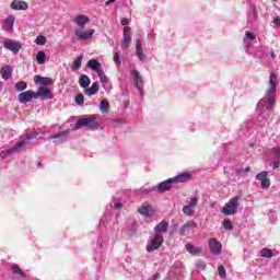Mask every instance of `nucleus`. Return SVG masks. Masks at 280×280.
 <instances>
[{"mask_svg":"<svg viewBox=\"0 0 280 280\" xmlns=\"http://www.w3.org/2000/svg\"><path fill=\"white\" fill-rule=\"evenodd\" d=\"M189 178H191V175L189 173H182L179 175H176L175 177L161 182L160 184H158V186L153 187H155V191H160L161 194H163L165 191H170L174 183H187Z\"/></svg>","mask_w":280,"mask_h":280,"instance_id":"f257e3e1","label":"nucleus"},{"mask_svg":"<svg viewBox=\"0 0 280 280\" xmlns=\"http://www.w3.org/2000/svg\"><path fill=\"white\" fill-rule=\"evenodd\" d=\"M74 128L75 130H80L82 128H88L89 130H97V128H100V122H97V117L95 115H90L77 120Z\"/></svg>","mask_w":280,"mask_h":280,"instance_id":"f03ea898","label":"nucleus"},{"mask_svg":"<svg viewBox=\"0 0 280 280\" xmlns=\"http://www.w3.org/2000/svg\"><path fill=\"white\" fill-rule=\"evenodd\" d=\"M34 137L31 135H26L25 138L20 140L13 148L7 149L0 153L1 159H8V156H12L14 152H19L23 145H26V143H30Z\"/></svg>","mask_w":280,"mask_h":280,"instance_id":"7ed1b4c3","label":"nucleus"},{"mask_svg":"<svg viewBox=\"0 0 280 280\" xmlns=\"http://www.w3.org/2000/svg\"><path fill=\"white\" fill-rule=\"evenodd\" d=\"M237 207H240V197H233L221 209L223 215H235L237 213Z\"/></svg>","mask_w":280,"mask_h":280,"instance_id":"20e7f679","label":"nucleus"},{"mask_svg":"<svg viewBox=\"0 0 280 280\" xmlns=\"http://www.w3.org/2000/svg\"><path fill=\"white\" fill-rule=\"evenodd\" d=\"M130 43H132V28L126 26L122 32V39L120 42L121 49H129Z\"/></svg>","mask_w":280,"mask_h":280,"instance_id":"39448f33","label":"nucleus"},{"mask_svg":"<svg viewBox=\"0 0 280 280\" xmlns=\"http://www.w3.org/2000/svg\"><path fill=\"white\" fill-rule=\"evenodd\" d=\"M94 34L95 30L93 28H90L88 31H84L83 28H77L74 31V36H77L78 40H91Z\"/></svg>","mask_w":280,"mask_h":280,"instance_id":"423d86ee","label":"nucleus"},{"mask_svg":"<svg viewBox=\"0 0 280 280\" xmlns=\"http://www.w3.org/2000/svg\"><path fill=\"white\" fill-rule=\"evenodd\" d=\"M277 84H279L277 74L275 72H271L269 77V88L266 91V95H276Z\"/></svg>","mask_w":280,"mask_h":280,"instance_id":"0eeeda50","label":"nucleus"},{"mask_svg":"<svg viewBox=\"0 0 280 280\" xmlns=\"http://www.w3.org/2000/svg\"><path fill=\"white\" fill-rule=\"evenodd\" d=\"M162 244H163V236H161V234L154 235L151 241V245L147 247L148 253H154V250H159Z\"/></svg>","mask_w":280,"mask_h":280,"instance_id":"6e6552de","label":"nucleus"},{"mask_svg":"<svg viewBox=\"0 0 280 280\" xmlns=\"http://www.w3.org/2000/svg\"><path fill=\"white\" fill-rule=\"evenodd\" d=\"M258 106L265 108V110H271L275 106V95H267V97L261 98L258 102Z\"/></svg>","mask_w":280,"mask_h":280,"instance_id":"1a4fd4ad","label":"nucleus"},{"mask_svg":"<svg viewBox=\"0 0 280 280\" xmlns=\"http://www.w3.org/2000/svg\"><path fill=\"white\" fill-rule=\"evenodd\" d=\"M3 47L9 49V51H13V54H19V51H21V43L12 39H4Z\"/></svg>","mask_w":280,"mask_h":280,"instance_id":"9d476101","label":"nucleus"},{"mask_svg":"<svg viewBox=\"0 0 280 280\" xmlns=\"http://www.w3.org/2000/svg\"><path fill=\"white\" fill-rule=\"evenodd\" d=\"M131 75L135 81V86L140 93H143V77H141V73L138 70H132Z\"/></svg>","mask_w":280,"mask_h":280,"instance_id":"9b49d317","label":"nucleus"},{"mask_svg":"<svg viewBox=\"0 0 280 280\" xmlns=\"http://www.w3.org/2000/svg\"><path fill=\"white\" fill-rule=\"evenodd\" d=\"M34 98H36V92L34 91L22 92L18 95L20 104H27V102H32Z\"/></svg>","mask_w":280,"mask_h":280,"instance_id":"f8f14e48","label":"nucleus"},{"mask_svg":"<svg viewBox=\"0 0 280 280\" xmlns=\"http://www.w3.org/2000/svg\"><path fill=\"white\" fill-rule=\"evenodd\" d=\"M209 248L212 255H220L222 253V244L215 238L209 240Z\"/></svg>","mask_w":280,"mask_h":280,"instance_id":"ddd939ff","label":"nucleus"},{"mask_svg":"<svg viewBox=\"0 0 280 280\" xmlns=\"http://www.w3.org/2000/svg\"><path fill=\"white\" fill-rule=\"evenodd\" d=\"M49 139H54V143H66V141H69V136L67 132L62 131V132L49 136Z\"/></svg>","mask_w":280,"mask_h":280,"instance_id":"4468645a","label":"nucleus"},{"mask_svg":"<svg viewBox=\"0 0 280 280\" xmlns=\"http://www.w3.org/2000/svg\"><path fill=\"white\" fill-rule=\"evenodd\" d=\"M38 97H46V100H51V90L46 86H40L35 93V100H38Z\"/></svg>","mask_w":280,"mask_h":280,"instance_id":"2eb2a0df","label":"nucleus"},{"mask_svg":"<svg viewBox=\"0 0 280 280\" xmlns=\"http://www.w3.org/2000/svg\"><path fill=\"white\" fill-rule=\"evenodd\" d=\"M194 229H198V224L194 221H188L179 229V231L182 235H187V233H191Z\"/></svg>","mask_w":280,"mask_h":280,"instance_id":"dca6fc26","label":"nucleus"},{"mask_svg":"<svg viewBox=\"0 0 280 280\" xmlns=\"http://www.w3.org/2000/svg\"><path fill=\"white\" fill-rule=\"evenodd\" d=\"M34 82L36 84H42V86H48L50 84H54V80H51V78L49 77H42V75H35L34 78Z\"/></svg>","mask_w":280,"mask_h":280,"instance_id":"f3484780","label":"nucleus"},{"mask_svg":"<svg viewBox=\"0 0 280 280\" xmlns=\"http://www.w3.org/2000/svg\"><path fill=\"white\" fill-rule=\"evenodd\" d=\"M138 213L144 215L145 218H150V215H152V206L148 202H143L138 209Z\"/></svg>","mask_w":280,"mask_h":280,"instance_id":"a211bd4d","label":"nucleus"},{"mask_svg":"<svg viewBox=\"0 0 280 280\" xmlns=\"http://www.w3.org/2000/svg\"><path fill=\"white\" fill-rule=\"evenodd\" d=\"M136 56L141 62H145L147 56L143 54V48L140 39L136 40Z\"/></svg>","mask_w":280,"mask_h":280,"instance_id":"6ab92c4d","label":"nucleus"},{"mask_svg":"<svg viewBox=\"0 0 280 280\" xmlns=\"http://www.w3.org/2000/svg\"><path fill=\"white\" fill-rule=\"evenodd\" d=\"M28 5L27 2L23 1V0H13L11 2V10H27Z\"/></svg>","mask_w":280,"mask_h":280,"instance_id":"aec40b11","label":"nucleus"},{"mask_svg":"<svg viewBox=\"0 0 280 280\" xmlns=\"http://www.w3.org/2000/svg\"><path fill=\"white\" fill-rule=\"evenodd\" d=\"M13 71L14 70L11 68V66H5L0 69V75H2L3 80H10Z\"/></svg>","mask_w":280,"mask_h":280,"instance_id":"412c9836","label":"nucleus"},{"mask_svg":"<svg viewBox=\"0 0 280 280\" xmlns=\"http://www.w3.org/2000/svg\"><path fill=\"white\" fill-rule=\"evenodd\" d=\"M84 93L88 96L97 95L100 93V83L94 82L91 88H85Z\"/></svg>","mask_w":280,"mask_h":280,"instance_id":"4be33fe9","label":"nucleus"},{"mask_svg":"<svg viewBox=\"0 0 280 280\" xmlns=\"http://www.w3.org/2000/svg\"><path fill=\"white\" fill-rule=\"evenodd\" d=\"M88 67H89V69H92V71H95V73L102 71V63H100V61H97V59H91L88 62Z\"/></svg>","mask_w":280,"mask_h":280,"instance_id":"5701e85b","label":"nucleus"},{"mask_svg":"<svg viewBox=\"0 0 280 280\" xmlns=\"http://www.w3.org/2000/svg\"><path fill=\"white\" fill-rule=\"evenodd\" d=\"M89 18L86 15H82L79 14L74 18V23L79 26V27H84L86 25V23H89Z\"/></svg>","mask_w":280,"mask_h":280,"instance_id":"b1692460","label":"nucleus"},{"mask_svg":"<svg viewBox=\"0 0 280 280\" xmlns=\"http://www.w3.org/2000/svg\"><path fill=\"white\" fill-rule=\"evenodd\" d=\"M168 226H170V223H167L166 221H162L154 226V231L155 233H167Z\"/></svg>","mask_w":280,"mask_h":280,"instance_id":"393cba45","label":"nucleus"},{"mask_svg":"<svg viewBox=\"0 0 280 280\" xmlns=\"http://www.w3.org/2000/svg\"><path fill=\"white\" fill-rule=\"evenodd\" d=\"M79 84L81 89H89L91 84V79L86 74H82L79 79Z\"/></svg>","mask_w":280,"mask_h":280,"instance_id":"a878e982","label":"nucleus"},{"mask_svg":"<svg viewBox=\"0 0 280 280\" xmlns=\"http://www.w3.org/2000/svg\"><path fill=\"white\" fill-rule=\"evenodd\" d=\"M152 191H156V187H150V188H139L135 190L136 196H144L147 194H152Z\"/></svg>","mask_w":280,"mask_h":280,"instance_id":"bb28decb","label":"nucleus"},{"mask_svg":"<svg viewBox=\"0 0 280 280\" xmlns=\"http://www.w3.org/2000/svg\"><path fill=\"white\" fill-rule=\"evenodd\" d=\"M36 61L38 65H45V62H47V55L45 54V51L39 50L36 55Z\"/></svg>","mask_w":280,"mask_h":280,"instance_id":"cd10ccee","label":"nucleus"},{"mask_svg":"<svg viewBox=\"0 0 280 280\" xmlns=\"http://www.w3.org/2000/svg\"><path fill=\"white\" fill-rule=\"evenodd\" d=\"M11 269L14 275H19V277H25V272L23 269H21V267H19V265H12Z\"/></svg>","mask_w":280,"mask_h":280,"instance_id":"c85d7f7f","label":"nucleus"},{"mask_svg":"<svg viewBox=\"0 0 280 280\" xmlns=\"http://www.w3.org/2000/svg\"><path fill=\"white\" fill-rule=\"evenodd\" d=\"M5 25H8L9 30H13L14 28V15H9L5 20H4Z\"/></svg>","mask_w":280,"mask_h":280,"instance_id":"c756f323","label":"nucleus"},{"mask_svg":"<svg viewBox=\"0 0 280 280\" xmlns=\"http://www.w3.org/2000/svg\"><path fill=\"white\" fill-rule=\"evenodd\" d=\"M186 250H188L190 255H198V253H200V248L189 244L186 245Z\"/></svg>","mask_w":280,"mask_h":280,"instance_id":"7c9ffc66","label":"nucleus"},{"mask_svg":"<svg viewBox=\"0 0 280 280\" xmlns=\"http://www.w3.org/2000/svg\"><path fill=\"white\" fill-rule=\"evenodd\" d=\"M25 89H27V83L26 82L20 81L18 83H15V90L18 92L25 91Z\"/></svg>","mask_w":280,"mask_h":280,"instance_id":"2f4dec72","label":"nucleus"},{"mask_svg":"<svg viewBox=\"0 0 280 280\" xmlns=\"http://www.w3.org/2000/svg\"><path fill=\"white\" fill-rule=\"evenodd\" d=\"M82 60H84V57H83V56H79V57L74 60L72 68H73V69H80V68L82 67Z\"/></svg>","mask_w":280,"mask_h":280,"instance_id":"473e14b6","label":"nucleus"},{"mask_svg":"<svg viewBox=\"0 0 280 280\" xmlns=\"http://www.w3.org/2000/svg\"><path fill=\"white\" fill-rule=\"evenodd\" d=\"M183 213H185V215L191 217V215H194V208L189 205L184 206L183 207Z\"/></svg>","mask_w":280,"mask_h":280,"instance_id":"72a5a7b5","label":"nucleus"},{"mask_svg":"<svg viewBox=\"0 0 280 280\" xmlns=\"http://www.w3.org/2000/svg\"><path fill=\"white\" fill-rule=\"evenodd\" d=\"M96 73L103 84H108V77H106V73H104L102 70Z\"/></svg>","mask_w":280,"mask_h":280,"instance_id":"f704fd0d","label":"nucleus"},{"mask_svg":"<svg viewBox=\"0 0 280 280\" xmlns=\"http://www.w3.org/2000/svg\"><path fill=\"white\" fill-rule=\"evenodd\" d=\"M260 256L267 257L268 259H270V257H273V254H272V250H270L268 248H264L260 250Z\"/></svg>","mask_w":280,"mask_h":280,"instance_id":"c9c22d12","label":"nucleus"},{"mask_svg":"<svg viewBox=\"0 0 280 280\" xmlns=\"http://www.w3.org/2000/svg\"><path fill=\"white\" fill-rule=\"evenodd\" d=\"M77 106H84V95L78 94L74 98Z\"/></svg>","mask_w":280,"mask_h":280,"instance_id":"e433bc0d","label":"nucleus"},{"mask_svg":"<svg viewBox=\"0 0 280 280\" xmlns=\"http://www.w3.org/2000/svg\"><path fill=\"white\" fill-rule=\"evenodd\" d=\"M36 45H45L47 43V37L38 35L35 39Z\"/></svg>","mask_w":280,"mask_h":280,"instance_id":"4c0bfd02","label":"nucleus"},{"mask_svg":"<svg viewBox=\"0 0 280 280\" xmlns=\"http://www.w3.org/2000/svg\"><path fill=\"white\" fill-rule=\"evenodd\" d=\"M257 180H266L268 178V172L262 171L256 175Z\"/></svg>","mask_w":280,"mask_h":280,"instance_id":"58836bf2","label":"nucleus"},{"mask_svg":"<svg viewBox=\"0 0 280 280\" xmlns=\"http://www.w3.org/2000/svg\"><path fill=\"white\" fill-rule=\"evenodd\" d=\"M223 229L225 231H233V223L229 220L223 221Z\"/></svg>","mask_w":280,"mask_h":280,"instance_id":"ea45409f","label":"nucleus"},{"mask_svg":"<svg viewBox=\"0 0 280 280\" xmlns=\"http://www.w3.org/2000/svg\"><path fill=\"white\" fill-rule=\"evenodd\" d=\"M114 62L117 66L121 65V56H119V52L117 51H114Z\"/></svg>","mask_w":280,"mask_h":280,"instance_id":"a19ab883","label":"nucleus"},{"mask_svg":"<svg viewBox=\"0 0 280 280\" xmlns=\"http://www.w3.org/2000/svg\"><path fill=\"white\" fill-rule=\"evenodd\" d=\"M100 108L104 110V113H108V103L105 100L101 101Z\"/></svg>","mask_w":280,"mask_h":280,"instance_id":"79ce46f5","label":"nucleus"},{"mask_svg":"<svg viewBox=\"0 0 280 280\" xmlns=\"http://www.w3.org/2000/svg\"><path fill=\"white\" fill-rule=\"evenodd\" d=\"M218 272L221 279H224V277H226V269L224 268V266H219Z\"/></svg>","mask_w":280,"mask_h":280,"instance_id":"37998d69","label":"nucleus"},{"mask_svg":"<svg viewBox=\"0 0 280 280\" xmlns=\"http://www.w3.org/2000/svg\"><path fill=\"white\" fill-rule=\"evenodd\" d=\"M271 154H273V156H276V159H280V147L272 148Z\"/></svg>","mask_w":280,"mask_h":280,"instance_id":"c03bdc74","label":"nucleus"},{"mask_svg":"<svg viewBox=\"0 0 280 280\" xmlns=\"http://www.w3.org/2000/svg\"><path fill=\"white\" fill-rule=\"evenodd\" d=\"M260 183H261V188L262 189H268V187H270V179L269 178L262 179Z\"/></svg>","mask_w":280,"mask_h":280,"instance_id":"a18cd8bd","label":"nucleus"},{"mask_svg":"<svg viewBox=\"0 0 280 280\" xmlns=\"http://www.w3.org/2000/svg\"><path fill=\"white\" fill-rule=\"evenodd\" d=\"M244 43V47L246 49V51H248V49H250L253 43L250 40H247L246 38L243 39Z\"/></svg>","mask_w":280,"mask_h":280,"instance_id":"49530a36","label":"nucleus"},{"mask_svg":"<svg viewBox=\"0 0 280 280\" xmlns=\"http://www.w3.org/2000/svg\"><path fill=\"white\" fill-rule=\"evenodd\" d=\"M189 207H197L198 206V198L194 197L190 199V202L188 203Z\"/></svg>","mask_w":280,"mask_h":280,"instance_id":"de8ad7c7","label":"nucleus"},{"mask_svg":"<svg viewBox=\"0 0 280 280\" xmlns=\"http://www.w3.org/2000/svg\"><path fill=\"white\" fill-rule=\"evenodd\" d=\"M245 36H246V38H248V40H250V42H253V40H255V33H252V32H246L245 33Z\"/></svg>","mask_w":280,"mask_h":280,"instance_id":"09e8293b","label":"nucleus"},{"mask_svg":"<svg viewBox=\"0 0 280 280\" xmlns=\"http://www.w3.org/2000/svg\"><path fill=\"white\" fill-rule=\"evenodd\" d=\"M247 172H250V167H246V168H238L236 170V174H247Z\"/></svg>","mask_w":280,"mask_h":280,"instance_id":"8fccbe9b","label":"nucleus"},{"mask_svg":"<svg viewBox=\"0 0 280 280\" xmlns=\"http://www.w3.org/2000/svg\"><path fill=\"white\" fill-rule=\"evenodd\" d=\"M197 268L199 270H205L207 268V265L205 262H202V261H198L197 262Z\"/></svg>","mask_w":280,"mask_h":280,"instance_id":"3c124183","label":"nucleus"},{"mask_svg":"<svg viewBox=\"0 0 280 280\" xmlns=\"http://www.w3.org/2000/svg\"><path fill=\"white\" fill-rule=\"evenodd\" d=\"M138 229V225H137V222H132L131 225H130V231H137Z\"/></svg>","mask_w":280,"mask_h":280,"instance_id":"603ef678","label":"nucleus"},{"mask_svg":"<svg viewBox=\"0 0 280 280\" xmlns=\"http://www.w3.org/2000/svg\"><path fill=\"white\" fill-rule=\"evenodd\" d=\"M273 23H275L278 27H280V16H276V18L273 19Z\"/></svg>","mask_w":280,"mask_h":280,"instance_id":"864d4df0","label":"nucleus"},{"mask_svg":"<svg viewBox=\"0 0 280 280\" xmlns=\"http://www.w3.org/2000/svg\"><path fill=\"white\" fill-rule=\"evenodd\" d=\"M159 279H161V275L160 273H155L149 280H159Z\"/></svg>","mask_w":280,"mask_h":280,"instance_id":"5fc2aeb1","label":"nucleus"},{"mask_svg":"<svg viewBox=\"0 0 280 280\" xmlns=\"http://www.w3.org/2000/svg\"><path fill=\"white\" fill-rule=\"evenodd\" d=\"M120 23L121 25H128L130 23V20L125 18V19H121Z\"/></svg>","mask_w":280,"mask_h":280,"instance_id":"6e6d98bb","label":"nucleus"},{"mask_svg":"<svg viewBox=\"0 0 280 280\" xmlns=\"http://www.w3.org/2000/svg\"><path fill=\"white\" fill-rule=\"evenodd\" d=\"M122 205L121 202H117L114 205V209H121Z\"/></svg>","mask_w":280,"mask_h":280,"instance_id":"4d7b16f0","label":"nucleus"},{"mask_svg":"<svg viewBox=\"0 0 280 280\" xmlns=\"http://www.w3.org/2000/svg\"><path fill=\"white\" fill-rule=\"evenodd\" d=\"M252 14H253V16H254L255 19H257V9H256V8H254V9L252 10Z\"/></svg>","mask_w":280,"mask_h":280,"instance_id":"13d9d810","label":"nucleus"},{"mask_svg":"<svg viewBox=\"0 0 280 280\" xmlns=\"http://www.w3.org/2000/svg\"><path fill=\"white\" fill-rule=\"evenodd\" d=\"M270 56H271L272 60H276V59H277V55L275 54V50H271V51H270Z\"/></svg>","mask_w":280,"mask_h":280,"instance_id":"bf43d9fd","label":"nucleus"},{"mask_svg":"<svg viewBox=\"0 0 280 280\" xmlns=\"http://www.w3.org/2000/svg\"><path fill=\"white\" fill-rule=\"evenodd\" d=\"M279 165H280L279 161L273 162L275 170H277L279 167Z\"/></svg>","mask_w":280,"mask_h":280,"instance_id":"052dcab7","label":"nucleus"},{"mask_svg":"<svg viewBox=\"0 0 280 280\" xmlns=\"http://www.w3.org/2000/svg\"><path fill=\"white\" fill-rule=\"evenodd\" d=\"M115 1H117V0H108L106 3H107V5H110V3H115Z\"/></svg>","mask_w":280,"mask_h":280,"instance_id":"680f3d73","label":"nucleus"},{"mask_svg":"<svg viewBox=\"0 0 280 280\" xmlns=\"http://www.w3.org/2000/svg\"><path fill=\"white\" fill-rule=\"evenodd\" d=\"M1 89H3V83L2 82H0V91H1Z\"/></svg>","mask_w":280,"mask_h":280,"instance_id":"e2e57ef3","label":"nucleus"},{"mask_svg":"<svg viewBox=\"0 0 280 280\" xmlns=\"http://www.w3.org/2000/svg\"><path fill=\"white\" fill-rule=\"evenodd\" d=\"M37 167H40V162H37Z\"/></svg>","mask_w":280,"mask_h":280,"instance_id":"0e129e2a","label":"nucleus"}]
</instances>
